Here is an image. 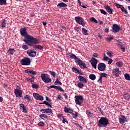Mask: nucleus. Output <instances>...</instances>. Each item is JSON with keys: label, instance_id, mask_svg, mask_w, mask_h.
Returning a JSON list of instances; mask_svg holds the SVG:
<instances>
[{"label": "nucleus", "instance_id": "nucleus-1", "mask_svg": "<svg viewBox=\"0 0 130 130\" xmlns=\"http://www.w3.org/2000/svg\"><path fill=\"white\" fill-rule=\"evenodd\" d=\"M20 33L21 36L24 37L23 42L28 46H33V44H38L39 43V40L38 39L28 34L26 27H21L20 29Z\"/></svg>", "mask_w": 130, "mask_h": 130}, {"label": "nucleus", "instance_id": "nucleus-2", "mask_svg": "<svg viewBox=\"0 0 130 130\" xmlns=\"http://www.w3.org/2000/svg\"><path fill=\"white\" fill-rule=\"evenodd\" d=\"M108 124H109V120L106 117H101L97 123L99 127H106Z\"/></svg>", "mask_w": 130, "mask_h": 130}, {"label": "nucleus", "instance_id": "nucleus-3", "mask_svg": "<svg viewBox=\"0 0 130 130\" xmlns=\"http://www.w3.org/2000/svg\"><path fill=\"white\" fill-rule=\"evenodd\" d=\"M41 78L42 80L47 84H49L51 82V79L46 74L42 73L41 75Z\"/></svg>", "mask_w": 130, "mask_h": 130}, {"label": "nucleus", "instance_id": "nucleus-4", "mask_svg": "<svg viewBox=\"0 0 130 130\" xmlns=\"http://www.w3.org/2000/svg\"><path fill=\"white\" fill-rule=\"evenodd\" d=\"M75 20L78 24L81 25V26H83V27H85L86 22L82 17L80 16H76L75 17Z\"/></svg>", "mask_w": 130, "mask_h": 130}, {"label": "nucleus", "instance_id": "nucleus-5", "mask_svg": "<svg viewBox=\"0 0 130 130\" xmlns=\"http://www.w3.org/2000/svg\"><path fill=\"white\" fill-rule=\"evenodd\" d=\"M75 62L78 66H79L81 69H83V70H84V69H88V67L86 66V63H85V62L82 60L80 58L75 60Z\"/></svg>", "mask_w": 130, "mask_h": 130}, {"label": "nucleus", "instance_id": "nucleus-6", "mask_svg": "<svg viewBox=\"0 0 130 130\" xmlns=\"http://www.w3.org/2000/svg\"><path fill=\"white\" fill-rule=\"evenodd\" d=\"M20 63L21 66H30L31 64V60L28 57H24L22 59Z\"/></svg>", "mask_w": 130, "mask_h": 130}, {"label": "nucleus", "instance_id": "nucleus-7", "mask_svg": "<svg viewBox=\"0 0 130 130\" xmlns=\"http://www.w3.org/2000/svg\"><path fill=\"white\" fill-rule=\"evenodd\" d=\"M120 30H121V27H120V26L117 24H113L111 29L112 32L113 33H117V32H119Z\"/></svg>", "mask_w": 130, "mask_h": 130}, {"label": "nucleus", "instance_id": "nucleus-8", "mask_svg": "<svg viewBox=\"0 0 130 130\" xmlns=\"http://www.w3.org/2000/svg\"><path fill=\"white\" fill-rule=\"evenodd\" d=\"M75 103L77 104V105H81L82 101L84 100V98H83V95H75Z\"/></svg>", "mask_w": 130, "mask_h": 130}, {"label": "nucleus", "instance_id": "nucleus-9", "mask_svg": "<svg viewBox=\"0 0 130 130\" xmlns=\"http://www.w3.org/2000/svg\"><path fill=\"white\" fill-rule=\"evenodd\" d=\"M14 94L16 97L21 98L22 97V94H23V91L20 88H17L14 89Z\"/></svg>", "mask_w": 130, "mask_h": 130}, {"label": "nucleus", "instance_id": "nucleus-10", "mask_svg": "<svg viewBox=\"0 0 130 130\" xmlns=\"http://www.w3.org/2000/svg\"><path fill=\"white\" fill-rule=\"evenodd\" d=\"M113 76H115L116 78H118L119 77V74L121 73L120 71H119V69H113L112 70Z\"/></svg>", "mask_w": 130, "mask_h": 130}, {"label": "nucleus", "instance_id": "nucleus-11", "mask_svg": "<svg viewBox=\"0 0 130 130\" xmlns=\"http://www.w3.org/2000/svg\"><path fill=\"white\" fill-rule=\"evenodd\" d=\"M98 69L99 71L103 72L104 71H105L106 69V65L104 63H100L98 66Z\"/></svg>", "mask_w": 130, "mask_h": 130}, {"label": "nucleus", "instance_id": "nucleus-12", "mask_svg": "<svg viewBox=\"0 0 130 130\" xmlns=\"http://www.w3.org/2000/svg\"><path fill=\"white\" fill-rule=\"evenodd\" d=\"M41 112L42 113H50V114H53L52 109L47 108V109H42L40 110Z\"/></svg>", "mask_w": 130, "mask_h": 130}, {"label": "nucleus", "instance_id": "nucleus-13", "mask_svg": "<svg viewBox=\"0 0 130 130\" xmlns=\"http://www.w3.org/2000/svg\"><path fill=\"white\" fill-rule=\"evenodd\" d=\"M33 96L36 100H40V101H43V96H41L38 93H33Z\"/></svg>", "mask_w": 130, "mask_h": 130}, {"label": "nucleus", "instance_id": "nucleus-14", "mask_svg": "<svg viewBox=\"0 0 130 130\" xmlns=\"http://www.w3.org/2000/svg\"><path fill=\"white\" fill-rule=\"evenodd\" d=\"M97 63H98V60H97L96 58L92 57L91 58V64L92 67L94 68V69L97 68Z\"/></svg>", "mask_w": 130, "mask_h": 130}, {"label": "nucleus", "instance_id": "nucleus-15", "mask_svg": "<svg viewBox=\"0 0 130 130\" xmlns=\"http://www.w3.org/2000/svg\"><path fill=\"white\" fill-rule=\"evenodd\" d=\"M105 9H106L107 12H108L110 15H112V14H113V12H114V10H113L112 8H110V6L108 5L105 6Z\"/></svg>", "mask_w": 130, "mask_h": 130}, {"label": "nucleus", "instance_id": "nucleus-16", "mask_svg": "<svg viewBox=\"0 0 130 130\" xmlns=\"http://www.w3.org/2000/svg\"><path fill=\"white\" fill-rule=\"evenodd\" d=\"M119 123L121 124L124 123L125 121H127L126 120V117L124 116V115H121L119 117Z\"/></svg>", "mask_w": 130, "mask_h": 130}, {"label": "nucleus", "instance_id": "nucleus-17", "mask_svg": "<svg viewBox=\"0 0 130 130\" xmlns=\"http://www.w3.org/2000/svg\"><path fill=\"white\" fill-rule=\"evenodd\" d=\"M25 73H26V74H28V75H37V72L36 71H34L30 69L25 70Z\"/></svg>", "mask_w": 130, "mask_h": 130}, {"label": "nucleus", "instance_id": "nucleus-18", "mask_svg": "<svg viewBox=\"0 0 130 130\" xmlns=\"http://www.w3.org/2000/svg\"><path fill=\"white\" fill-rule=\"evenodd\" d=\"M64 111L66 112V113H70L71 114V113H73L74 110H73V109H72L71 108H67V107H64Z\"/></svg>", "mask_w": 130, "mask_h": 130}, {"label": "nucleus", "instance_id": "nucleus-19", "mask_svg": "<svg viewBox=\"0 0 130 130\" xmlns=\"http://www.w3.org/2000/svg\"><path fill=\"white\" fill-rule=\"evenodd\" d=\"M27 53L28 54L29 56H31L32 57L34 56V54H33V53L35 54V55H36V51H33L32 50H28L27 51Z\"/></svg>", "mask_w": 130, "mask_h": 130}, {"label": "nucleus", "instance_id": "nucleus-20", "mask_svg": "<svg viewBox=\"0 0 130 130\" xmlns=\"http://www.w3.org/2000/svg\"><path fill=\"white\" fill-rule=\"evenodd\" d=\"M57 8H59V9H61V8H66V7H68V5L63 2H61L57 4Z\"/></svg>", "mask_w": 130, "mask_h": 130}, {"label": "nucleus", "instance_id": "nucleus-21", "mask_svg": "<svg viewBox=\"0 0 130 130\" xmlns=\"http://www.w3.org/2000/svg\"><path fill=\"white\" fill-rule=\"evenodd\" d=\"M72 71L73 73H75V74H79V75H83L82 73L80 72V70L78 69V68H76L75 67H73L72 68Z\"/></svg>", "mask_w": 130, "mask_h": 130}, {"label": "nucleus", "instance_id": "nucleus-22", "mask_svg": "<svg viewBox=\"0 0 130 130\" xmlns=\"http://www.w3.org/2000/svg\"><path fill=\"white\" fill-rule=\"evenodd\" d=\"M69 56L71 58V59H75V60H78L79 59V58L76 56V55L72 53H69Z\"/></svg>", "mask_w": 130, "mask_h": 130}, {"label": "nucleus", "instance_id": "nucleus-23", "mask_svg": "<svg viewBox=\"0 0 130 130\" xmlns=\"http://www.w3.org/2000/svg\"><path fill=\"white\" fill-rule=\"evenodd\" d=\"M24 100H27V103H30V102H32V99H31V96L28 94L25 95L24 97Z\"/></svg>", "mask_w": 130, "mask_h": 130}, {"label": "nucleus", "instance_id": "nucleus-24", "mask_svg": "<svg viewBox=\"0 0 130 130\" xmlns=\"http://www.w3.org/2000/svg\"><path fill=\"white\" fill-rule=\"evenodd\" d=\"M20 105V108L22 109V112H24V113H28V111L27 110V109L26 108L25 105L21 104Z\"/></svg>", "mask_w": 130, "mask_h": 130}, {"label": "nucleus", "instance_id": "nucleus-25", "mask_svg": "<svg viewBox=\"0 0 130 130\" xmlns=\"http://www.w3.org/2000/svg\"><path fill=\"white\" fill-rule=\"evenodd\" d=\"M78 79L80 81V82H83L84 83H87V79H86V78H85L84 77H83V76L79 75L78 76Z\"/></svg>", "mask_w": 130, "mask_h": 130}, {"label": "nucleus", "instance_id": "nucleus-26", "mask_svg": "<svg viewBox=\"0 0 130 130\" xmlns=\"http://www.w3.org/2000/svg\"><path fill=\"white\" fill-rule=\"evenodd\" d=\"M8 51L9 52V54H10V55H13L16 52V50L14 48H9Z\"/></svg>", "mask_w": 130, "mask_h": 130}, {"label": "nucleus", "instance_id": "nucleus-27", "mask_svg": "<svg viewBox=\"0 0 130 130\" xmlns=\"http://www.w3.org/2000/svg\"><path fill=\"white\" fill-rule=\"evenodd\" d=\"M89 78L91 80V81H95V80H96V75L93 74H91L89 75Z\"/></svg>", "mask_w": 130, "mask_h": 130}, {"label": "nucleus", "instance_id": "nucleus-28", "mask_svg": "<svg viewBox=\"0 0 130 130\" xmlns=\"http://www.w3.org/2000/svg\"><path fill=\"white\" fill-rule=\"evenodd\" d=\"M34 48H37V49H40V50H42L43 49V47L39 45H34Z\"/></svg>", "mask_w": 130, "mask_h": 130}, {"label": "nucleus", "instance_id": "nucleus-29", "mask_svg": "<svg viewBox=\"0 0 130 130\" xmlns=\"http://www.w3.org/2000/svg\"><path fill=\"white\" fill-rule=\"evenodd\" d=\"M86 114L88 116V117H92V116H93V113H92L91 111L89 110L86 111Z\"/></svg>", "mask_w": 130, "mask_h": 130}, {"label": "nucleus", "instance_id": "nucleus-30", "mask_svg": "<svg viewBox=\"0 0 130 130\" xmlns=\"http://www.w3.org/2000/svg\"><path fill=\"white\" fill-rule=\"evenodd\" d=\"M40 118L41 119H44V118H48V116L46 115L45 114H42L39 115Z\"/></svg>", "mask_w": 130, "mask_h": 130}, {"label": "nucleus", "instance_id": "nucleus-31", "mask_svg": "<svg viewBox=\"0 0 130 130\" xmlns=\"http://www.w3.org/2000/svg\"><path fill=\"white\" fill-rule=\"evenodd\" d=\"M124 77L127 81H130V75L128 73H126L124 75Z\"/></svg>", "mask_w": 130, "mask_h": 130}, {"label": "nucleus", "instance_id": "nucleus-32", "mask_svg": "<svg viewBox=\"0 0 130 130\" xmlns=\"http://www.w3.org/2000/svg\"><path fill=\"white\" fill-rule=\"evenodd\" d=\"M116 64V66H117L118 68H122V66H123V63L122 62V61H120L117 62Z\"/></svg>", "mask_w": 130, "mask_h": 130}, {"label": "nucleus", "instance_id": "nucleus-33", "mask_svg": "<svg viewBox=\"0 0 130 130\" xmlns=\"http://www.w3.org/2000/svg\"><path fill=\"white\" fill-rule=\"evenodd\" d=\"M41 104H45V105H46V106H48V107H50L51 108H52V106L49 104L48 102H46V101H44Z\"/></svg>", "mask_w": 130, "mask_h": 130}, {"label": "nucleus", "instance_id": "nucleus-34", "mask_svg": "<svg viewBox=\"0 0 130 130\" xmlns=\"http://www.w3.org/2000/svg\"><path fill=\"white\" fill-rule=\"evenodd\" d=\"M55 89H56V90H58V91H60V92H64V90H63L60 86L55 85Z\"/></svg>", "mask_w": 130, "mask_h": 130}, {"label": "nucleus", "instance_id": "nucleus-35", "mask_svg": "<svg viewBox=\"0 0 130 130\" xmlns=\"http://www.w3.org/2000/svg\"><path fill=\"white\" fill-rule=\"evenodd\" d=\"M82 32L83 35L87 36L88 35V30L86 28H82Z\"/></svg>", "mask_w": 130, "mask_h": 130}, {"label": "nucleus", "instance_id": "nucleus-36", "mask_svg": "<svg viewBox=\"0 0 130 130\" xmlns=\"http://www.w3.org/2000/svg\"><path fill=\"white\" fill-rule=\"evenodd\" d=\"M71 114L73 115V118H77L78 117V112H74V113L72 112V113H71Z\"/></svg>", "mask_w": 130, "mask_h": 130}, {"label": "nucleus", "instance_id": "nucleus-37", "mask_svg": "<svg viewBox=\"0 0 130 130\" xmlns=\"http://www.w3.org/2000/svg\"><path fill=\"white\" fill-rule=\"evenodd\" d=\"M31 87L33 88V89H38V88H39V86L36 83L32 84L31 85Z\"/></svg>", "mask_w": 130, "mask_h": 130}, {"label": "nucleus", "instance_id": "nucleus-38", "mask_svg": "<svg viewBox=\"0 0 130 130\" xmlns=\"http://www.w3.org/2000/svg\"><path fill=\"white\" fill-rule=\"evenodd\" d=\"M31 78L29 80V81H30V83L32 84V85H33V83H34V80H35V77L33 76H31Z\"/></svg>", "mask_w": 130, "mask_h": 130}, {"label": "nucleus", "instance_id": "nucleus-39", "mask_svg": "<svg viewBox=\"0 0 130 130\" xmlns=\"http://www.w3.org/2000/svg\"><path fill=\"white\" fill-rule=\"evenodd\" d=\"M77 87H78V88H79V89H82V88H83L84 87V84H83V83L81 82H79L77 84Z\"/></svg>", "mask_w": 130, "mask_h": 130}, {"label": "nucleus", "instance_id": "nucleus-40", "mask_svg": "<svg viewBox=\"0 0 130 130\" xmlns=\"http://www.w3.org/2000/svg\"><path fill=\"white\" fill-rule=\"evenodd\" d=\"M7 22V20L3 19V22H2V28H5L6 27V23Z\"/></svg>", "mask_w": 130, "mask_h": 130}, {"label": "nucleus", "instance_id": "nucleus-41", "mask_svg": "<svg viewBox=\"0 0 130 130\" xmlns=\"http://www.w3.org/2000/svg\"><path fill=\"white\" fill-rule=\"evenodd\" d=\"M7 4V0H0V6L6 5Z\"/></svg>", "mask_w": 130, "mask_h": 130}, {"label": "nucleus", "instance_id": "nucleus-42", "mask_svg": "<svg viewBox=\"0 0 130 130\" xmlns=\"http://www.w3.org/2000/svg\"><path fill=\"white\" fill-rule=\"evenodd\" d=\"M121 11H122V12H124V13H125L126 15H127V14L128 13L127 10H126V9H125L123 6H121Z\"/></svg>", "mask_w": 130, "mask_h": 130}, {"label": "nucleus", "instance_id": "nucleus-43", "mask_svg": "<svg viewBox=\"0 0 130 130\" xmlns=\"http://www.w3.org/2000/svg\"><path fill=\"white\" fill-rule=\"evenodd\" d=\"M39 126H44L45 125V123L44 122L40 121L38 123Z\"/></svg>", "mask_w": 130, "mask_h": 130}, {"label": "nucleus", "instance_id": "nucleus-44", "mask_svg": "<svg viewBox=\"0 0 130 130\" xmlns=\"http://www.w3.org/2000/svg\"><path fill=\"white\" fill-rule=\"evenodd\" d=\"M56 99H57V100L61 101V99H63V98H62V96H61V94H58L57 96H56Z\"/></svg>", "mask_w": 130, "mask_h": 130}, {"label": "nucleus", "instance_id": "nucleus-45", "mask_svg": "<svg viewBox=\"0 0 130 130\" xmlns=\"http://www.w3.org/2000/svg\"><path fill=\"white\" fill-rule=\"evenodd\" d=\"M129 94H128V93H126L124 94L123 98L124 99H127V100H129Z\"/></svg>", "mask_w": 130, "mask_h": 130}, {"label": "nucleus", "instance_id": "nucleus-46", "mask_svg": "<svg viewBox=\"0 0 130 130\" xmlns=\"http://www.w3.org/2000/svg\"><path fill=\"white\" fill-rule=\"evenodd\" d=\"M22 48H23L24 50H27V49H29V47L27 45H23L22 46Z\"/></svg>", "mask_w": 130, "mask_h": 130}, {"label": "nucleus", "instance_id": "nucleus-47", "mask_svg": "<svg viewBox=\"0 0 130 130\" xmlns=\"http://www.w3.org/2000/svg\"><path fill=\"white\" fill-rule=\"evenodd\" d=\"M107 77V74L106 73H101L100 77L102 78H106Z\"/></svg>", "mask_w": 130, "mask_h": 130}, {"label": "nucleus", "instance_id": "nucleus-48", "mask_svg": "<svg viewBox=\"0 0 130 130\" xmlns=\"http://www.w3.org/2000/svg\"><path fill=\"white\" fill-rule=\"evenodd\" d=\"M90 21H91V22H94V23H98V21H97L94 17H91L90 18Z\"/></svg>", "mask_w": 130, "mask_h": 130}, {"label": "nucleus", "instance_id": "nucleus-49", "mask_svg": "<svg viewBox=\"0 0 130 130\" xmlns=\"http://www.w3.org/2000/svg\"><path fill=\"white\" fill-rule=\"evenodd\" d=\"M100 12L101 14H103V15H107V12H106V11L103 9H100Z\"/></svg>", "mask_w": 130, "mask_h": 130}, {"label": "nucleus", "instance_id": "nucleus-50", "mask_svg": "<svg viewBox=\"0 0 130 130\" xmlns=\"http://www.w3.org/2000/svg\"><path fill=\"white\" fill-rule=\"evenodd\" d=\"M115 6L116 7L117 9H121V7H122L121 5L117 4V3H115Z\"/></svg>", "mask_w": 130, "mask_h": 130}, {"label": "nucleus", "instance_id": "nucleus-51", "mask_svg": "<svg viewBox=\"0 0 130 130\" xmlns=\"http://www.w3.org/2000/svg\"><path fill=\"white\" fill-rule=\"evenodd\" d=\"M107 41H111V40H113V37H107L106 38Z\"/></svg>", "mask_w": 130, "mask_h": 130}, {"label": "nucleus", "instance_id": "nucleus-52", "mask_svg": "<svg viewBox=\"0 0 130 130\" xmlns=\"http://www.w3.org/2000/svg\"><path fill=\"white\" fill-rule=\"evenodd\" d=\"M50 74L51 76H53V77H55V76L56 75L55 72L53 71H50Z\"/></svg>", "mask_w": 130, "mask_h": 130}, {"label": "nucleus", "instance_id": "nucleus-53", "mask_svg": "<svg viewBox=\"0 0 130 130\" xmlns=\"http://www.w3.org/2000/svg\"><path fill=\"white\" fill-rule=\"evenodd\" d=\"M62 122L63 123H66V122H67V123H69V121H68V120H67L64 117H63Z\"/></svg>", "mask_w": 130, "mask_h": 130}, {"label": "nucleus", "instance_id": "nucleus-54", "mask_svg": "<svg viewBox=\"0 0 130 130\" xmlns=\"http://www.w3.org/2000/svg\"><path fill=\"white\" fill-rule=\"evenodd\" d=\"M63 96H64L65 99H66V100H68L69 99V98H68V94H67V93H64L63 94Z\"/></svg>", "mask_w": 130, "mask_h": 130}, {"label": "nucleus", "instance_id": "nucleus-55", "mask_svg": "<svg viewBox=\"0 0 130 130\" xmlns=\"http://www.w3.org/2000/svg\"><path fill=\"white\" fill-rule=\"evenodd\" d=\"M74 30L76 31V32H79V31H80V27H77V26H75L74 27Z\"/></svg>", "mask_w": 130, "mask_h": 130}, {"label": "nucleus", "instance_id": "nucleus-56", "mask_svg": "<svg viewBox=\"0 0 130 130\" xmlns=\"http://www.w3.org/2000/svg\"><path fill=\"white\" fill-rule=\"evenodd\" d=\"M107 54H108V55H109V56L110 57H112V54H113L112 53H111V52H107Z\"/></svg>", "mask_w": 130, "mask_h": 130}, {"label": "nucleus", "instance_id": "nucleus-57", "mask_svg": "<svg viewBox=\"0 0 130 130\" xmlns=\"http://www.w3.org/2000/svg\"><path fill=\"white\" fill-rule=\"evenodd\" d=\"M112 61H113L112 59L110 58L109 60L108 61V64H111V63H112Z\"/></svg>", "mask_w": 130, "mask_h": 130}, {"label": "nucleus", "instance_id": "nucleus-58", "mask_svg": "<svg viewBox=\"0 0 130 130\" xmlns=\"http://www.w3.org/2000/svg\"><path fill=\"white\" fill-rule=\"evenodd\" d=\"M51 88H53L54 89L55 88V85H51L48 87V89L49 90L50 89H51Z\"/></svg>", "mask_w": 130, "mask_h": 130}, {"label": "nucleus", "instance_id": "nucleus-59", "mask_svg": "<svg viewBox=\"0 0 130 130\" xmlns=\"http://www.w3.org/2000/svg\"><path fill=\"white\" fill-rule=\"evenodd\" d=\"M92 56L93 57H97L98 56V54L96 53H94L93 54H92Z\"/></svg>", "mask_w": 130, "mask_h": 130}, {"label": "nucleus", "instance_id": "nucleus-60", "mask_svg": "<svg viewBox=\"0 0 130 130\" xmlns=\"http://www.w3.org/2000/svg\"><path fill=\"white\" fill-rule=\"evenodd\" d=\"M46 100L48 101V102H51V100L49 99L47 96L46 97Z\"/></svg>", "mask_w": 130, "mask_h": 130}, {"label": "nucleus", "instance_id": "nucleus-61", "mask_svg": "<svg viewBox=\"0 0 130 130\" xmlns=\"http://www.w3.org/2000/svg\"><path fill=\"white\" fill-rule=\"evenodd\" d=\"M105 32H106V33H108V32H109V28H105Z\"/></svg>", "mask_w": 130, "mask_h": 130}, {"label": "nucleus", "instance_id": "nucleus-62", "mask_svg": "<svg viewBox=\"0 0 130 130\" xmlns=\"http://www.w3.org/2000/svg\"><path fill=\"white\" fill-rule=\"evenodd\" d=\"M121 49H122L123 52H125V48L124 47H121Z\"/></svg>", "mask_w": 130, "mask_h": 130}, {"label": "nucleus", "instance_id": "nucleus-63", "mask_svg": "<svg viewBox=\"0 0 130 130\" xmlns=\"http://www.w3.org/2000/svg\"><path fill=\"white\" fill-rule=\"evenodd\" d=\"M98 82L99 83H102V78L101 77H100L99 79L98 80Z\"/></svg>", "mask_w": 130, "mask_h": 130}, {"label": "nucleus", "instance_id": "nucleus-64", "mask_svg": "<svg viewBox=\"0 0 130 130\" xmlns=\"http://www.w3.org/2000/svg\"><path fill=\"white\" fill-rule=\"evenodd\" d=\"M98 110H100V112L102 113H103L104 112L102 111V110L101 109V108L100 107H98Z\"/></svg>", "mask_w": 130, "mask_h": 130}]
</instances>
